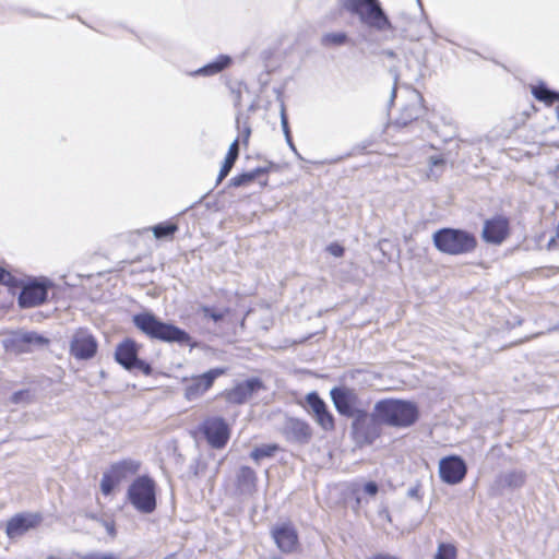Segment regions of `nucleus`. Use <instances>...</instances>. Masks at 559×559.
I'll list each match as a JSON object with an SVG mask.
<instances>
[{"label":"nucleus","instance_id":"1","mask_svg":"<svg viewBox=\"0 0 559 559\" xmlns=\"http://www.w3.org/2000/svg\"><path fill=\"white\" fill-rule=\"evenodd\" d=\"M134 326L151 340L165 343H177L193 347L191 335L179 326L164 322L151 312H141L132 318Z\"/></svg>","mask_w":559,"mask_h":559},{"label":"nucleus","instance_id":"2","mask_svg":"<svg viewBox=\"0 0 559 559\" xmlns=\"http://www.w3.org/2000/svg\"><path fill=\"white\" fill-rule=\"evenodd\" d=\"M373 411L380 423L394 428H408L419 419L417 404L407 400L382 399L376 403Z\"/></svg>","mask_w":559,"mask_h":559},{"label":"nucleus","instance_id":"3","mask_svg":"<svg viewBox=\"0 0 559 559\" xmlns=\"http://www.w3.org/2000/svg\"><path fill=\"white\" fill-rule=\"evenodd\" d=\"M435 248L448 255H464L472 253L478 246L476 236L461 228L443 227L432 234Z\"/></svg>","mask_w":559,"mask_h":559},{"label":"nucleus","instance_id":"4","mask_svg":"<svg viewBox=\"0 0 559 559\" xmlns=\"http://www.w3.org/2000/svg\"><path fill=\"white\" fill-rule=\"evenodd\" d=\"M343 8L358 17L361 24L372 29L378 32L394 29L379 0H343Z\"/></svg>","mask_w":559,"mask_h":559},{"label":"nucleus","instance_id":"5","mask_svg":"<svg viewBox=\"0 0 559 559\" xmlns=\"http://www.w3.org/2000/svg\"><path fill=\"white\" fill-rule=\"evenodd\" d=\"M157 485L148 475L135 477L128 487L127 499L141 513H152L157 506Z\"/></svg>","mask_w":559,"mask_h":559},{"label":"nucleus","instance_id":"6","mask_svg":"<svg viewBox=\"0 0 559 559\" xmlns=\"http://www.w3.org/2000/svg\"><path fill=\"white\" fill-rule=\"evenodd\" d=\"M141 462L134 459H122L111 463L103 473L99 488L103 496L108 497L128 478L139 474Z\"/></svg>","mask_w":559,"mask_h":559},{"label":"nucleus","instance_id":"7","mask_svg":"<svg viewBox=\"0 0 559 559\" xmlns=\"http://www.w3.org/2000/svg\"><path fill=\"white\" fill-rule=\"evenodd\" d=\"M195 433L201 435L210 448L222 450L230 440L231 427L223 416L213 415L200 423Z\"/></svg>","mask_w":559,"mask_h":559},{"label":"nucleus","instance_id":"8","mask_svg":"<svg viewBox=\"0 0 559 559\" xmlns=\"http://www.w3.org/2000/svg\"><path fill=\"white\" fill-rule=\"evenodd\" d=\"M382 425L376 412L370 415L366 409L359 412L352 421V436L360 447L371 445L382 435Z\"/></svg>","mask_w":559,"mask_h":559},{"label":"nucleus","instance_id":"9","mask_svg":"<svg viewBox=\"0 0 559 559\" xmlns=\"http://www.w3.org/2000/svg\"><path fill=\"white\" fill-rule=\"evenodd\" d=\"M227 373V368L216 367L200 374L183 378V396L187 401H195L204 396L215 384V381Z\"/></svg>","mask_w":559,"mask_h":559},{"label":"nucleus","instance_id":"10","mask_svg":"<svg viewBox=\"0 0 559 559\" xmlns=\"http://www.w3.org/2000/svg\"><path fill=\"white\" fill-rule=\"evenodd\" d=\"M141 345L133 338L126 337L118 343L115 350V359L127 370L136 369L145 376H151L153 372L152 366L139 358Z\"/></svg>","mask_w":559,"mask_h":559},{"label":"nucleus","instance_id":"11","mask_svg":"<svg viewBox=\"0 0 559 559\" xmlns=\"http://www.w3.org/2000/svg\"><path fill=\"white\" fill-rule=\"evenodd\" d=\"M330 396L336 412L341 416L354 418L359 412L365 411L360 407L361 401L354 388L346 385L334 386L330 391Z\"/></svg>","mask_w":559,"mask_h":559},{"label":"nucleus","instance_id":"12","mask_svg":"<svg viewBox=\"0 0 559 559\" xmlns=\"http://www.w3.org/2000/svg\"><path fill=\"white\" fill-rule=\"evenodd\" d=\"M511 233L510 218L503 214H496L484 221L480 236L484 242L500 246L510 238Z\"/></svg>","mask_w":559,"mask_h":559},{"label":"nucleus","instance_id":"13","mask_svg":"<svg viewBox=\"0 0 559 559\" xmlns=\"http://www.w3.org/2000/svg\"><path fill=\"white\" fill-rule=\"evenodd\" d=\"M271 537L283 554H296L301 549L298 531L290 521L274 525L271 528Z\"/></svg>","mask_w":559,"mask_h":559},{"label":"nucleus","instance_id":"14","mask_svg":"<svg viewBox=\"0 0 559 559\" xmlns=\"http://www.w3.org/2000/svg\"><path fill=\"white\" fill-rule=\"evenodd\" d=\"M98 342L86 328H79L72 334L69 352L78 360H88L96 356Z\"/></svg>","mask_w":559,"mask_h":559},{"label":"nucleus","instance_id":"15","mask_svg":"<svg viewBox=\"0 0 559 559\" xmlns=\"http://www.w3.org/2000/svg\"><path fill=\"white\" fill-rule=\"evenodd\" d=\"M466 473V463L459 455H449L439 462V476L445 484H460L465 478Z\"/></svg>","mask_w":559,"mask_h":559},{"label":"nucleus","instance_id":"16","mask_svg":"<svg viewBox=\"0 0 559 559\" xmlns=\"http://www.w3.org/2000/svg\"><path fill=\"white\" fill-rule=\"evenodd\" d=\"M305 400L316 423L324 431H333L335 429V417L320 395L317 392H310Z\"/></svg>","mask_w":559,"mask_h":559},{"label":"nucleus","instance_id":"17","mask_svg":"<svg viewBox=\"0 0 559 559\" xmlns=\"http://www.w3.org/2000/svg\"><path fill=\"white\" fill-rule=\"evenodd\" d=\"M51 284L48 282L32 281L22 287L19 296L21 308H34L47 300L48 289Z\"/></svg>","mask_w":559,"mask_h":559},{"label":"nucleus","instance_id":"18","mask_svg":"<svg viewBox=\"0 0 559 559\" xmlns=\"http://www.w3.org/2000/svg\"><path fill=\"white\" fill-rule=\"evenodd\" d=\"M265 389L264 383L259 378H250L246 381L235 384L231 389L224 392L225 399L237 405L245 404L252 395Z\"/></svg>","mask_w":559,"mask_h":559},{"label":"nucleus","instance_id":"19","mask_svg":"<svg viewBox=\"0 0 559 559\" xmlns=\"http://www.w3.org/2000/svg\"><path fill=\"white\" fill-rule=\"evenodd\" d=\"M41 521L39 513H17L7 522L5 534L9 538L22 536L29 530L36 528Z\"/></svg>","mask_w":559,"mask_h":559},{"label":"nucleus","instance_id":"20","mask_svg":"<svg viewBox=\"0 0 559 559\" xmlns=\"http://www.w3.org/2000/svg\"><path fill=\"white\" fill-rule=\"evenodd\" d=\"M271 168L272 167H257L251 171L239 174L231 178L230 185L234 187H245L258 180L261 187H266L269 182L267 174Z\"/></svg>","mask_w":559,"mask_h":559},{"label":"nucleus","instance_id":"21","mask_svg":"<svg viewBox=\"0 0 559 559\" xmlns=\"http://www.w3.org/2000/svg\"><path fill=\"white\" fill-rule=\"evenodd\" d=\"M233 60L227 55H219L213 62H210L193 72V75L212 76L221 73L231 64Z\"/></svg>","mask_w":559,"mask_h":559},{"label":"nucleus","instance_id":"22","mask_svg":"<svg viewBox=\"0 0 559 559\" xmlns=\"http://www.w3.org/2000/svg\"><path fill=\"white\" fill-rule=\"evenodd\" d=\"M532 95L540 103L546 106H552L555 104L559 107V93L549 90L544 83L533 85L531 87Z\"/></svg>","mask_w":559,"mask_h":559},{"label":"nucleus","instance_id":"23","mask_svg":"<svg viewBox=\"0 0 559 559\" xmlns=\"http://www.w3.org/2000/svg\"><path fill=\"white\" fill-rule=\"evenodd\" d=\"M239 143H240V139H236L229 145L228 152L225 156L224 163L218 173V177H217L218 182H221L223 179H225L228 176L231 168L234 167V165L238 158V155H239Z\"/></svg>","mask_w":559,"mask_h":559},{"label":"nucleus","instance_id":"24","mask_svg":"<svg viewBox=\"0 0 559 559\" xmlns=\"http://www.w3.org/2000/svg\"><path fill=\"white\" fill-rule=\"evenodd\" d=\"M178 229V224L173 221H166L151 227V230L156 239L171 240Z\"/></svg>","mask_w":559,"mask_h":559},{"label":"nucleus","instance_id":"25","mask_svg":"<svg viewBox=\"0 0 559 559\" xmlns=\"http://www.w3.org/2000/svg\"><path fill=\"white\" fill-rule=\"evenodd\" d=\"M257 479V473L250 466H241L237 474V486L241 489H254Z\"/></svg>","mask_w":559,"mask_h":559},{"label":"nucleus","instance_id":"26","mask_svg":"<svg viewBox=\"0 0 559 559\" xmlns=\"http://www.w3.org/2000/svg\"><path fill=\"white\" fill-rule=\"evenodd\" d=\"M294 438L299 442H308L311 438L312 431L309 424L302 420H293L290 426Z\"/></svg>","mask_w":559,"mask_h":559},{"label":"nucleus","instance_id":"27","mask_svg":"<svg viewBox=\"0 0 559 559\" xmlns=\"http://www.w3.org/2000/svg\"><path fill=\"white\" fill-rule=\"evenodd\" d=\"M280 450L281 449L276 443L263 444L261 447L254 448L250 453V457L253 461L259 462L262 459L274 456L275 453Z\"/></svg>","mask_w":559,"mask_h":559},{"label":"nucleus","instance_id":"28","mask_svg":"<svg viewBox=\"0 0 559 559\" xmlns=\"http://www.w3.org/2000/svg\"><path fill=\"white\" fill-rule=\"evenodd\" d=\"M348 41V36L344 32L328 33L322 36L321 44L325 47H336L345 45Z\"/></svg>","mask_w":559,"mask_h":559},{"label":"nucleus","instance_id":"29","mask_svg":"<svg viewBox=\"0 0 559 559\" xmlns=\"http://www.w3.org/2000/svg\"><path fill=\"white\" fill-rule=\"evenodd\" d=\"M36 341H41V337L34 336L33 334H24L20 337L12 340V346L17 353H26L31 350V344Z\"/></svg>","mask_w":559,"mask_h":559},{"label":"nucleus","instance_id":"30","mask_svg":"<svg viewBox=\"0 0 559 559\" xmlns=\"http://www.w3.org/2000/svg\"><path fill=\"white\" fill-rule=\"evenodd\" d=\"M433 559H457V548L451 543H440Z\"/></svg>","mask_w":559,"mask_h":559},{"label":"nucleus","instance_id":"31","mask_svg":"<svg viewBox=\"0 0 559 559\" xmlns=\"http://www.w3.org/2000/svg\"><path fill=\"white\" fill-rule=\"evenodd\" d=\"M419 117V109L416 106H413L411 108H405L403 112L401 114V117L399 118V122L403 126H406L415 120H417Z\"/></svg>","mask_w":559,"mask_h":559},{"label":"nucleus","instance_id":"32","mask_svg":"<svg viewBox=\"0 0 559 559\" xmlns=\"http://www.w3.org/2000/svg\"><path fill=\"white\" fill-rule=\"evenodd\" d=\"M0 284L14 288L17 287L19 281L8 270L0 266Z\"/></svg>","mask_w":559,"mask_h":559},{"label":"nucleus","instance_id":"33","mask_svg":"<svg viewBox=\"0 0 559 559\" xmlns=\"http://www.w3.org/2000/svg\"><path fill=\"white\" fill-rule=\"evenodd\" d=\"M31 400V394L28 390H20L12 394L11 402L14 404H19L21 402H28Z\"/></svg>","mask_w":559,"mask_h":559},{"label":"nucleus","instance_id":"34","mask_svg":"<svg viewBox=\"0 0 559 559\" xmlns=\"http://www.w3.org/2000/svg\"><path fill=\"white\" fill-rule=\"evenodd\" d=\"M202 311H203L205 317L212 319L215 322L221 321L224 318V313L223 312L216 311V310H214V309H212L210 307H203Z\"/></svg>","mask_w":559,"mask_h":559},{"label":"nucleus","instance_id":"35","mask_svg":"<svg viewBox=\"0 0 559 559\" xmlns=\"http://www.w3.org/2000/svg\"><path fill=\"white\" fill-rule=\"evenodd\" d=\"M326 250L334 257L341 258L344 255L345 249L337 242H332L326 247Z\"/></svg>","mask_w":559,"mask_h":559},{"label":"nucleus","instance_id":"36","mask_svg":"<svg viewBox=\"0 0 559 559\" xmlns=\"http://www.w3.org/2000/svg\"><path fill=\"white\" fill-rule=\"evenodd\" d=\"M364 491L370 496V497H374L378 491H379V487L377 485V483L374 481H368L364 485Z\"/></svg>","mask_w":559,"mask_h":559},{"label":"nucleus","instance_id":"37","mask_svg":"<svg viewBox=\"0 0 559 559\" xmlns=\"http://www.w3.org/2000/svg\"><path fill=\"white\" fill-rule=\"evenodd\" d=\"M82 559H116V557L111 554H104V555L88 554V555L83 556Z\"/></svg>","mask_w":559,"mask_h":559},{"label":"nucleus","instance_id":"38","mask_svg":"<svg viewBox=\"0 0 559 559\" xmlns=\"http://www.w3.org/2000/svg\"><path fill=\"white\" fill-rule=\"evenodd\" d=\"M250 134H251V130L248 126H246L242 130H241V133H240V136H241V142L247 145L248 144V141H249V138H250Z\"/></svg>","mask_w":559,"mask_h":559},{"label":"nucleus","instance_id":"39","mask_svg":"<svg viewBox=\"0 0 559 559\" xmlns=\"http://www.w3.org/2000/svg\"><path fill=\"white\" fill-rule=\"evenodd\" d=\"M445 163L444 158L442 156H432L430 158V165L431 166H443Z\"/></svg>","mask_w":559,"mask_h":559},{"label":"nucleus","instance_id":"40","mask_svg":"<svg viewBox=\"0 0 559 559\" xmlns=\"http://www.w3.org/2000/svg\"><path fill=\"white\" fill-rule=\"evenodd\" d=\"M369 559H399L395 556L389 555V554H376L371 556Z\"/></svg>","mask_w":559,"mask_h":559},{"label":"nucleus","instance_id":"41","mask_svg":"<svg viewBox=\"0 0 559 559\" xmlns=\"http://www.w3.org/2000/svg\"><path fill=\"white\" fill-rule=\"evenodd\" d=\"M106 528H107V531H108V533L110 535H115L116 534V528H115V523L114 522L106 523Z\"/></svg>","mask_w":559,"mask_h":559},{"label":"nucleus","instance_id":"42","mask_svg":"<svg viewBox=\"0 0 559 559\" xmlns=\"http://www.w3.org/2000/svg\"><path fill=\"white\" fill-rule=\"evenodd\" d=\"M282 121H283V126H284V128H285V129H287V119H286V115H285V112H284V111H283V114H282Z\"/></svg>","mask_w":559,"mask_h":559},{"label":"nucleus","instance_id":"43","mask_svg":"<svg viewBox=\"0 0 559 559\" xmlns=\"http://www.w3.org/2000/svg\"><path fill=\"white\" fill-rule=\"evenodd\" d=\"M519 481L523 483V476L522 475H519Z\"/></svg>","mask_w":559,"mask_h":559},{"label":"nucleus","instance_id":"44","mask_svg":"<svg viewBox=\"0 0 559 559\" xmlns=\"http://www.w3.org/2000/svg\"><path fill=\"white\" fill-rule=\"evenodd\" d=\"M558 169H559V164H558Z\"/></svg>","mask_w":559,"mask_h":559}]
</instances>
